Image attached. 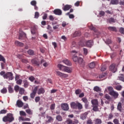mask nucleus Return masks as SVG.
Wrapping results in <instances>:
<instances>
[{
  "instance_id": "1",
  "label": "nucleus",
  "mask_w": 124,
  "mask_h": 124,
  "mask_svg": "<svg viewBox=\"0 0 124 124\" xmlns=\"http://www.w3.org/2000/svg\"><path fill=\"white\" fill-rule=\"evenodd\" d=\"M0 75L3 76L4 79H8V80H13V74L12 72H7L5 73V72L2 71L0 72Z\"/></svg>"
},
{
  "instance_id": "2",
  "label": "nucleus",
  "mask_w": 124,
  "mask_h": 124,
  "mask_svg": "<svg viewBox=\"0 0 124 124\" xmlns=\"http://www.w3.org/2000/svg\"><path fill=\"white\" fill-rule=\"evenodd\" d=\"M70 106L72 109H78V110L83 109V105L78 101L71 103Z\"/></svg>"
},
{
  "instance_id": "3",
  "label": "nucleus",
  "mask_w": 124,
  "mask_h": 124,
  "mask_svg": "<svg viewBox=\"0 0 124 124\" xmlns=\"http://www.w3.org/2000/svg\"><path fill=\"white\" fill-rule=\"evenodd\" d=\"M2 121L4 123L9 122V123H12L14 121V117H13V114L11 113H8L6 116H4L2 118Z\"/></svg>"
},
{
  "instance_id": "4",
  "label": "nucleus",
  "mask_w": 124,
  "mask_h": 124,
  "mask_svg": "<svg viewBox=\"0 0 124 124\" xmlns=\"http://www.w3.org/2000/svg\"><path fill=\"white\" fill-rule=\"evenodd\" d=\"M58 67L60 70L63 71L64 72H67V73H71V72H72V70H71L70 68L64 66L61 64L58 65Z\"/></svg>"
},
{
  "instance_id": "5",
  "label": "nucleus",
  "mask_w": 124,
  "mask_h": 124,
  "mask_svg": "<svg viewBox=\"0 0 124 124\" xmlns=\"http://www.w3.org/2000/svg\"><path fill=\"white\" fill-rule=\"evenodd\" d=\"M71 53H73V54H73V56H72L73 61L75 62H78V59H79V58H78V56H77V55H76V54H77V51L75 50H73L71 51Z\"/></svg>"
},
{
  "instance_id": "6",
  "label": "nucleus",
  "mask_w": 124,
  "mask_h": 124,
  "mask_svg": "<svg viewBox=\"0 0 124 124\" xmlns=\"http://www.w3.org/2000/svg\"><path fill=\"white\" fill-rule=\"evenodd\" d=\"M56 75L59 77H61V78H67V77H68V75H67V74L62 73L59 71H56Z\"/></svg>"
},
{
  "instance_id": "7",
  "label": "nucleus",
  "mask_w": 124,
  "mask_h": 124,
  "mask_svg": "<svg viewBox=\"0 0 124 124\" xmlns=\"http://www.w3.org/2000/svg\"><path fill=\"white\" fill-rule=\"evenodd\" d=\"M66 123L67 124H79V121L77 119H75L74 121L70 119H68L66 121Z\"/></svg>"
},
{
  "instance_id": "8",
  "label": "nucleus",
  "mask_w": 124,
  "mask_h": 124,
  "mask_svg": "<svg viewBox=\"0 0 124 124\" xmlns=\"http://www.w3.org/2000/svg\"><path fill=\"white\" fill-rule=\"evenodd\" d=\"M25 38H27V35L24 32V31H19V36L18 39L23 40V39H25Z\"/></svg>"
},
{
  "instance_id": "9",
  "label": "nucleus",
  "mask_w": 124,
  "mask_h": 124,
  "mask_svg": "<svg viewBox=\"0 0 124 124\" xmlns=\"http://www.w3.org/2000/svg\"><path fill=\"white\" fill-rule=\"evenodd\" d=\"M38 87L37 86L35 87L33 90L32 93L30 94V97L31 98H34L35 95L36 94V92H37Z\"/></svg>"
},
{
  "instance_id": "10",
  "label": "nucleus",
  "mask_w": 124,
  "mask_h": 124,
  "mask_svg": "<svg viewBox=\"0 0 124 124\" xmlns=\"http://www.w3.org/2000/svg\"><path fill=\"white\" fill-rule=\"evenodd\" d=\"M61 108L64 111H68L69 108L68 107V104L66 103H63L61 104Z\"/></svg>"
},
{
  "instance_id": "11",
  "label": "nucleus",
  "mask_w": 124,
  "mask_h": 124,
  "mask_svg": "<svg viewBox=\"0 0 124 124\" xmlns=\"http://www.w3.org/2000/svg\"><path fill=\"white\" fill-rule=\"evenodd\" d=\"M53 13L55 15H58V16H61V15H62V10L60 9H55L53 11Z\"/></svg>"
},
{
  "instance_id": "12",
  "label": "nucleus",
  "mask_w": 124,
  "mask_h": 124,
  "mask_svg": "<svg viewBox=\"0 0 124 124\" xmlns=\"http://www.w3.org/2000/svg\"><path fill=\"white\" fill-rule=\"evenodd\" d=\"M109 69L112 71V72H113V73H115V72H116L117 70V68L116 67V64L114 63L110 65Z\"/></svg>"
},
{
  "instance_id": "13",
  "label": "nucleus",
  "mask_w": 124,
  "mask_h": 124,
  "mask_svg": "<svg viewBox=\"0 0 124 124\" xmlns=\"http://www.w3.org/2000/svg\"><path fill=\"white\" fill-rule=\"evenodd\" d=\"M72 7V5L66 4L63 6L62 9L63 10V11H68V10H69V9H70Z\"/></svg>"
},
{
  "instance_id": "14",
  "label": "nucleus",
  "mask_w": 124,
  "mask_h": 124,
  "mask_svg": "<svg viewBox=\"0 0 124 124\" xmlns=\"http://www.w3.org/2000/svg\"><path fill=\"white\" fill-rule=\"evenodd\" d=\"M31 62L32 63L35 64L36 65H37V66H39L40 64V62L38 61V59H34L31 60Z\"/></svg>"
},
{
  "instance_id": "15",
  "label": "nucleus",
  "mask_w": 124,
  "mask_h": 124,
  "mask_svg": "<svg viewBox=\"0 0 124 124\" xmlns=\"http://www.w3.org/2000/svg\"><path fill=\"white\" fill-rule=\"evenodd\" d=\"M37 91V93L38 94H43V93H45V89L43 88H39Z\"/></svg>"
},
{
  "instance_id": "16",
  "label": "nucleus",
  "mask_w": 124,
  "mask_h": 124,
  "mask_svg": "<svg viewBox=\"0 0 124 124\" xmlns=\"http://www.w3.org/2000/svg\"><path fill=\"white\" fill-rule=\"evenodd\" d=\"M107 23H109V24H113V23H116V19L113 17H110L107 19Z\"/></svg>"
},
{
  "instance_id": "17",
  "label": "nucleus",
  "mask_w": 124,
  "mask_h": 124,
  "mask_svg": "<svg viewBox=\"0 0 124 124\" xmlns=\"http://www.w3.org/2000/svg\"><path fill=\"white\" fill-rule=\"evenodd\" d=\"M62 62H63V63H65V64H66V65H68L69 66H71V65H72V63H71V62L68 59H65L63 60Z\"/></svg>"
},
{
  "instance_id": "18",
  "label": "nucleus",
  "mask_w": 124,
  "mask_h": 124,
  "mask_svg": "<svg viewBox=\"0 0 124 124\" xmlns=\"http://www.w3.org/2000/svg\"><path fill=\"white\" fill-rule=\"evenodd\" d=\"M92 104L93 106H98V101H97V99H94L91 101Z\"/></svg>"
},
{
  "instance_id": "19",
  "label": "nucleus",
  "mask_w": 124,
  "mask_h": 124,
  "mask_svg": "<svg viewBox=\"0 0 124 124\" xmlns=\"http://www.w3.org/2000/svg\"><path fill=\"white\" fill-rule=\"evenodd\" d=\"M93 40H90L86 42V45L87 47H92L93 46Z\"/></svg>"
},
{
  "instance_id": "20",
  "label": "nucleus",
  "mask_w": 124,
  "mask_h": 124,
  "mask_svg": "<svg viewBox=\"0 0 124 124\" xmlns=\"http://www.w3.org/2000/svg\"><path fill=\"white\" fill-rule=\"evenodd\" d=\"M109 94L110 95H112V96L115 99L118 98V96H119V93L115 91L111 92Z\"/></svg>"
},
{
  "instance_id": "21",
  "label": "nucleus",
  "mask_w": 124,
  "mask_h": 124,
  "mask_svg": "<svg viewBox=\"0 0 124 124\" xmlns=\"http://www.w3.org/2000/svg\"><path fill=\"white\" fill-rule=\"evenodd\" d=\"M16 105L19 107V108H21V107H23V106H24V103H23L22 101L18 100L16 101Z\"/></svg>"
},
{
  "instance_id": "22",
  "label": "nucleus",
  "mask_w": 124,
  "mask_h": 124,
  "mask_svg": "<svg viewBox=\"0 0 124 124\" xmlns=\"http://www.w3.org/2000/svg\"><path fill=\"white\" fill-rule=\"evenodd\" d=\"M108 30L109 31H117V28L113 26H109L108 27Z\"/></svg>"
},
{
  "instance_id": "23",
  "label": "nucleus",
  "mask_w": 124,
  "mask_h": 124,
  "mask_svg": "<svg viewBox=\"0 0 124 124\" xmlns=\"http://www.w3.org/2000/svg\"><path fill=\"white\" fill-rule=\"evenodd\" d=\"M88 112H86L84 113H82L80 115V119L81 120H85L86 118H87V116H88Z\"/></svg>"
},
{
  "instance_id": "24",
  "label": "nucleus",
  "mask_w": 124,
  "mask_h": 124,
  "mask_svg": "<svg viewBox=\"0 0 124 124\" xmlns=\"http://www.w3.org/2000/svg\"><path fill=\"white\" fill-rule=\"evenodd\" d=\"M123 107L122 106V103L119 102L117 105V110L120 112H122Z\"/></svg>"
},
{
  "instance_id": "25",
  "label": "nucleus",
  "mask_w": 124,
  "mask_h": 124,
  "mask_svg": "<svg viewBox=\"0 0 124 124\" xmlns=\"http://www.w3.org/2000/svg\"><path fill=\"white\" fill-rule=\"evenodd\" d=\"M36 31H37V28H36V26H34L31 29V33L32 34H35L36 33Z\"/></svg>"
},
{
  "instance_id": "26",
  "label": "nucleus",
  "mask_w": 124,
  "mask_h": 124,
  "mask_svg": "<svg viewBox=\"0 0 124 124\" xmlns=\"http://www.w3.org/2000/svg\"><path fill=\"white\" fill-rule=\"evenodd\" d=\"M15 44L16 46H19L20 47H23L24 46V44L20 42L19 41H16Z\"/></svg>"
},
{
  "instance_id": "27",
  "label": "nucleus",
  "mask_w": 124,
  "mask_h": 124,
  "mask_svg": "<svg viewBox=\"0 0 124 124\" xmlns=\"http://www.w3.org/2000/svg\"><path fill=\"white\" fill-rule=\"evenodd\" d=\"M47 120H46V123H51L52 121H54V119H53V117L49 116H46Z\"/></svg>"
},
{
  "instance_id": "28",
  "label": "nucleus",
  "mask_w": 124,
  "mask_h": 124,
  "mask_svg": "<svg viewBox=\"0 0 124 124\" xmlns=\"http://www.w3.org/2000/svg\"><path fill=\"white\" fill-rule=\"evenodd\" d=\"M93 91L96 92L97 93H99L101 92V88H99L98 86H95L93 88Z\"/></svg>"
},
{
  "instance_id": "29",
  "label": "nucleus",
  "mask_w": 124,
  "mask_h": 124,
  "mask_svg": "<svg viewBox=\"0 0 124 124\" xmlns=\"http://www.w3.org/2000/svg\"><path fill=\"white\" fill-rule=\"evenodd\" d=\"M20 89H21V88H20V86H19V85H16L14 86V90L16 93H18Z\"/></svg>"
},
{
  "instance_id": "30",
  "label": "nucleus",
  "mask_w": 124,
  "mask_h": 124,
  "mask_svg": "<svg viewBox=\"0 0 124 124\" xmlns=\"http://www.w3.org/2000/svg\"><path fill=\"white\" fill-rule=\"evenodd\" d=\"M90 68H94L95 66V62H93L89 64Z\"/></svg>"
},
{
  "instance_id": "31",
  "label": "nucleus",
  "mask_w": 124,
  "mask_h": 124,
  "mask_svg": "<svg viewBox=\"0 0 124 124\" xmlns=\"http://www.w3.org/2000/svg\"><path fill=\"white\" fill-rule=\"evenodd\" d=\"M93 110L94 112H97L99 111V108H98V106H92Z\"/></svg>"
},
{
  "instance_id": "32",
  "label": "nucleus",
  "mask_w": 124,
  "mask_h": 124,
  "mask_svg": "<svg viewBox=\"0 0 124 124\" xmlns=\"http://www.w3.org/2000/svg\"><path fill=\"white\" fill-rule=\"evenodd\" d=\"M56 119L58 122H62V117L60 115L56 116Z\"/></svg>"
},
{
  "instance_id": "33",
  "label": "nucleus",
  "mask_w": 124,
  "mask_h": 124,
  "mask_svg": "<svg viewBox=\"0 0 124 124\" xmlns=\"http://www.w3.org/2000/svg\"><path fill=\"white\" fill-rule=\"evenodd\" d=\"M18 92L19 94H21V95H22L25 93V89L23 88H20Z\"/></svg>"
},
{
  "instance_id": "34",
  "label": "nucleus",
  "mask_w": 124,
  "mask_h": 124,
  "mask_svg": "<svg viewBox=\"0 0 124 124\" xmlns=\"http://www.w3.org/2000/svg\"><path fill=\"white\" fill-rule=\"evenodd\" d=\"M23 83L24 84V88H28L29 87V82H28V80H23Z\"/></svg>"
},
{
  "instance_id": "35",
  "label": "nucleus",
  "mask_w": 124,
  "mask_h": 124,
  "mask_svg": "<svg viewBox=\"0 0 124 124\" xmlns=\"http://www.w3.org/2000/svg\"><path fill=\"white\" fill-rule=\"evenodd\" d=\"M81 35V31H76L74 33V36L75 37L76 36H80Z\"/></svg>"
},
{
  "instance_id": "36",
  "label": "nucleus",
  "mask_w": 124,
  "mask_h": 124,
  "mask_svg": "<svg viewBox=\"0 0 124 124\" xmlns=\"http://www.w3.org/2000/svg\"><path fill=\"white\" fill-rule=\"evenodd\" d=\"M102 123L101 119H96L94 120V124H101Z\"/></svg>"
},
{
  "instance_id": "37",
  "label": "nucleus",
  "mask_w": 124,
  "mask_h": 124,
  "mask_svg": "<svg viewBox=\"0 0 124 124\" xmlns=\"http://www.w3.org/2000/svg\"><path fill=\"white\" fill-rule=\"evenodd\" d=\"M89 28L90 30H91L92 31H93L94 32H97V30H96V29H95V27L93 26V25H91Z\"/></svg>"
},
{
  "instance_id": "38",
  "label": "nucleus",
  "mask_w": 124,
  "mask_h": 124,
  "mask_svg": "<svg viewBox=\"0 0 124 124\" xmlns=\"http://www.w3.org/2000/svg\"><path fill=\"white\" fill-rule=\"evenodd\" d=\"M0 62H3L4 63H5L6 62L5 58H4V57L0 54Z\"/></svg>"
},
{
  "instance_id": "39",
  "label": "nucleus",
  "mask_w": 124,
  "mask_h": 124,
  "mask_svg": "<svg viewBox=\"0 0 124 124\" xmlns=\"http://www.w3.org/2000/svg\"><path fill=\"white\" fill-rule=\"evenodd\" d=\"M108 92H109V94H110V93H111L113 92L114 89H113V87H108Z\"/></svg>"
},
{
  "instance_id": "40",
  "label": "nucleus",
  "mask_w": 124,
  "mask_h": 124,
  "mask_svg": "<svg viewBox=\"0 0 124 124\" xmlns=\"http://www.w3.org/2000/svg\"><path fill=\"white\" fill-rule=\"evenodd\" d=\"M110 3H111V4H118V3H119V0H111Z\"/></svg>"
},
{
  "instance_id": "41",
  "label": "nucleus",
  "mask_w": 124,
  "mask_h": 124,
  "mask_svg": "<svg viewBox=\"0 0 124 124\" xmlns=\"http://www.w3.org/2000/svg\"><path fill=\"white\" fill-rule=\"evenodd\" d=\"M8 91H9V93H13L14 91H13V88H12V87H11V86H9L8 88Z\"/></svg>"
},
{
  "instance_id": "42",
  "label": "nucleus",
  "mask_w": 124,
  "mask_h": 124,
  "mask_svg": "<svg viewBox=\"0 0 124 124\" xmlns=\"http://www.w3.org/2000/svg\"><path fill=\"white\" fill-rule=\"evenodd\" d=\"M28 54L29 55H31V56H33L34 55V52L32 50H29L27 51Z\"/></svg>"
},
{
  "instance_id": "43",
  "label": "nucleus",
  "mask_w": 124,
  "mask_h": 124,
  "mask_svg": "<svg viewBox=\"0 0 124 124\" xmlns=\"http://www.w3.org/2000/svg\"><path fill=\"white\" fill-rule=\"evenodd\" d=\"M81 93H82V90H81V89H78L75 91V93L77 95L80 94Z\"/></svg>"
},
{
  "instance_id": "44",
  "label": "nucleus",
  "mask_w": 124,
  "mask_h": 124,
  "mask_svg": "<svg viewBox=\"0 0 124 124\" xmlns=\"http://www.w3.org/2000/svg\"><path fill=\"white\" fill-rule=\"evenodd\" d=\"M26 112L29 115H32V110H31V109H26Z\"/></svg>"
},
{
  "instance_id": "45",
  "label": "nucleus",
  "mask_w": 124,
  "mask_h": 124,
  "mask_svg": "<svg viewBox=\"0 0 124 124\" xmlns=\"http://www.w3.org/2000/svg\"><path fill=\"white\" fill-rule=\"evenodd\" d=\"M77 62H78V63H79V64H81V63H83V59L81 57L78 58Z\"/></svg>"
},
{
  "instance_id": "46",
  "label": "nucleus",
  "mask_w": 124,
  "mask_h": 124,
  "mask_svg": "<svg viewBox=\"0 0 124 124\" xmlns=\"http://www.w3.org/2000/svg\"><path fill=\"white\" fill-rule=\"evenodd\" d=\"M19 115L21 116H27V113L23 110H21L19 111Z\"/></svg>"
},
{
  "instance_id": "47",
  "label": "nucleus",
  "mask_w": 124,
  "mask_h": 124,
  "mask_svg": "<svg viewBox=\"0 0 124 124\" xmlns=\"http://www.w3.org/2000/svg\"><path fill=\"white\" fill-rule=\"evenodd\" d=\"M23 82V80L21 79H18L16 81V83L17 85H22V83Z\"/></svg>"
},
{
  "instance_id": "48",
  "label": "nucleus",
  "mask_w": 124,
  "mask_h": 124,
  "mask_svg": "<svg viewBox=\"0 0 124 124\" xmlns=\"http://www.w3.org/2000/svg\"><path fill=\"white\" fill-rule=\"evenodd\" d=\"M81 100L85 104L88 103L89 102V101H88V99L86 97L82 98Z\"/></svg>"
},
{
  "instance_id": "49",
  "label": "nucleus",
  "mask_w": 124,
  "mask_h": 124,
  "mask_svg": "<svg viewBox=\"0 0 124 124\" xmlns=\"http://www.w3.org/2000/svg\"><path fill=\"white\" fill-rule=\"evenodd\" d=\"M1 93H7V89L6 88H4L2 90H1Z\"/></svg>"
},
{
  "instance_id": "50",
  "label": "nucleus",
  "mask_w": 124,
  "mask_h": 124,
  "mask_svg": "<svg viewBox=\"0 0 124 124\" xmlns=\"http://www.w3.org/2000/svg\"><path fill=\"white\" fill-rule=\"evenodd\" d=\"M29 80H30L31 82H33V81L35 80V78H34V77L33 76H31L29 78Z\"/></svg>"
},
{
  "instance_id": "51",
  "label": "nucleus",
  "mask_w": 124,
  "mask_h": 124,
  "mask_svg": "<svg viewBox=\"0 0 124 124\" xmlns=\"http://www.w3.org/2000/svg\"><path fill=\"white\" fill-rule=\"evenodd\" d=\"M38 17H39V13L38 12H35L34 18L35 19H38Z\"/></svg>"
},
{
  "instance_id": "52",
  "label": "nucleus",
  "mask_w": 124,
  "mask_h": 124,
  "mask_svg": "<svg viewBox=\"0 0 124 124\" xmlns=\"http://www.w3.org/2000/svg\"><path fill=\"white\" fill-rule=\"evenodd\" d=\"M118 78L119 80H120L121 81H122V82H124V75L122 74L121 76L118 77Z\"/></svg>"
},
{
  "instance_id": "53",
  "label": "nucleus",
  "mask_w": 124,
  "mask_h": 124,
  "mask_svg": "<svg viewBox=\"0 0 124 124\" xmlns=\"http://www.w3.org/2000/svg\"><path fill=\"white\" fill-rule=\"evenodd\" d=\"M40 101V97L39 96L35 97V101L36 103H37V102H39Z\"/></svg>"
},
{
  "instance_id": "54",
  "label": "nucleus",
  "mask_w": 124,
  "mask_h": 124,
  "mask_svg": "<svg viewBox=\"0 0 124 124\" xmlns=\"http://www.w3.org/2000/svg\"><path fill=\"white\" fill-rule=\"evenodd\" d=\"M36 1L35 0H32L31 2V5H32V6H34L35 5H36Z\"/></svg>"
},
{
  "instance_id": "55",
  "label": "nucleus",
  "mask_w": 124,
  "mask_h": 124,
  "mask_svg": "<svg viewBox=\"0 0 124 124\" xmlns=\"http://www.w3.org/2000/svg\"><path fill=\"white\" fill-rule=\"evenodd\" d=\"M7 113V110L6 109H2L0 111V114H6Z\"/></svg>"
},
{
  "instance_id": "56",
  "label": "nucleus",
  "mask_w": 124,
  "mask_h": 124,
  "mask_svg": "<svg viewBox=\"0 0 124 124\" xmlns=\"http://www.w3.org/2000/svg\"><path fill=\"white\" fill-rule=\"evenodd\" d=\"M83 53L86 56V55H88V49L86 48H83Z\"/></svg>"
},
{
  "instance_id": "57",
  "label": "nucleus",
  "mask_w": 124,
  "mask_h": 124,
  "mask_svg": "<svg viewBox=\"0 0 124 124\" xmlns=\"http://www.w3.org/2000/svg\"><path fill=\"white\" fill-rule=\"evenodd\" d=\"M111 40L109 39H107L105 42L107 44H111Z\"/></svg>"
},
{
  "instance_id": "58",
  "label": "nucleus",
  "mask_w": 124,
  "mask_h": 124,
  "mask_svg": "<svg viewBox=\"0 0 124 124\" xmlns=\"http://www.w3.org/2000/svg\"><path fill=\"white\" fill-rule=\"evenodd\" d=\"M119 31L121 33H122V34H124V28L123 27L120 28Z\"/></svg>"
},
{
  "instance_id": "59",
  "label": "nucleus",
  "mask_w": 124,
  "mask_h": 124,
  "mask_svg": "<svg viewBox=\"0 0 124 124\" xmlns=\"http://www.w3.org/2000/svg\"><path fill=\"white\" fill-rule=\"evenodd\" d=\"M55 104H52L50 106V109L51 110H54L55 109Z\"/></svg>"
},
{
  "instance_id": "60",
  "label": "nucleus",
  "mask_w": 124,
  "mask_h": 124,
  "mask_svg": "<svg viewBox=\"0 0 124 124\" xmlns=\"http://www.w3.org/2000/svg\"><path fill=\"white\" fill-rule=\"evenodd\" d=\"M49 19L50 21H54L55 20V17L53 16H49Z\"/></svg>"
},
{
  "instance_id": "61",
  "label": "nucleus",
  "mask_w": 124,
  "mask_h": 124,
  "mask_svg": "<svg viewBox=\"0 0 124 124\" xmlns=\"http://www.w3.org/2000/svg\"><path fill=\"white\" fill-rule=\"evenodd\" d=\"M106 70V67L105 66H103L101 68V71H105Z\"/></svg>"
},
{
  "instance_id": "62",
  "label": "nucleus",
  "mask_w": 124,
  "mask_h": 124,
  "mask_svg": "<svg viewBox=\"0 0 124 124\" xmlns=\"http://www.w3.org/2000/svg\"><path fill=\"white\" fill-rule=\"evenodd\" d=\"M23 99L24 101H27V100H28L29 98L28 97V96H24Z\"/></svg>"
},
{
  "instance_id": "63",
  "label": "nucleus",
  "mask_w": 124,
  "mask_h": 124,
  "mask_svg": "<svg viewBox=\"0 0 124 124\" xmlns=\"http://www.w3.org/2000/svg\"><path fill=\"white\" fill-rule=\"evenodd\" d=\"M116 89L117 90V91H121L122 90V86H117L116 87Z\"/></svg>"
},
{
  "instance_id": "64",
  "label": "nucleus",
  "mask_w": 124,
  "mask_h": 124,
  "mask_svg": "<svg viewBox=\"0 0 124 124\" xmlns=\"http://www.w3.org/2000/svg\"><path fill=\"white\" fill-rule=\"evenodd\" d=\"M87 124H93V122L92 121V120H91V119L88 120L87 122Z\"/></svg>"
}]
</instances>
